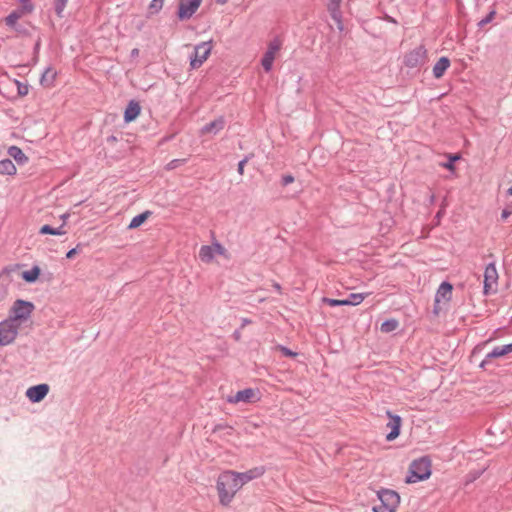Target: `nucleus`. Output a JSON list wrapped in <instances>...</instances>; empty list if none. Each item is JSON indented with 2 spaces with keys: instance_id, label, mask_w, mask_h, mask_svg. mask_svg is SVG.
<instances>
[{
  "instance_id": "a878e982",
  "label": "nucleus",
  "mask_w": 512,
  "mask_h": 512,
  "mask_svg": "<svg viewBox=\"0 0 512 512\" xmlns=\"http://www.w3.org/2000/svg\"><path fill=\"white\" fill-rule=\"evenodd\" d=\"M511 352H512V343L494 348L492 350V352H490L487 355V357L488 358H498V357H502Z\"/></svg>"
},
{
  "instance_id": "f257e3e1",
  "label": "nucleus",
  "mask_w": 512,
  "mask_h": 512,
  "mask_svg": "<svg viewBox=\"0 0 512 512\" xmlns=\"http://www.w3.org/2000/svg\"><path fill=\"white\" fill-rule=\"evenodd\" d=\"M265 473L263 466L254 467L245 472L226 470L219 474L216 480V491L219 504L229 507L238 491L248 482L260 478Z\"/></svg>"
},
{
  "instance_id": "9b49d317",
  "label": "nucleus",
  "mask_w": 512,
  "mask_h": 512,
  "mask_svg": "<svg viewBox=\"0 0 512 512\" xmlns=\"http://www.w3.org/2000/svg\"><path fill=\"white\" fill-rule=\"evenodd\" d=\"M281 49V43L278 40H274L269 43L267 51L265 52L261 64L266 72L272 69L273 62L276 59L278 52Z\"/></svg>"
},
{
  "instance_id": "412c9836",
  "label": "nucleus",
  "mask_w": 512,
  "mask_h": 512,
  "mask_svg": "<svg viewBox=\"0 0 512 512\" xmlns=\"http://www.w3.org/2000/svg\"><path fill=\"white\" fill-rule=\"evenodd\" d=\"M57 77V72L52 68H47L43 73L40 83L44 87L51 88L54 86Z\"/></svg>"
},
{
  "instance_id": "ddd939ff",
  "label": "nucleus",
  "mask_w": 512,
  "mask_h": 512,
  "mask_svg": "<svg viewBox=\"0 0 512 512\" xmlns=\"http://www.w3.org/2000/svg\"><path fill=\"white\" fill-rule=\"evenodd\" d=\"M49 391L50 386L43 383L29 387L26 390L25 395L32 403H38L48 395Z\"/></svg>"
},
{
  "instance_id": "a19ab883",
  "label": "nucleus",
  "mask_w": 512,
  "mask_h": 512,
  "mask_svg": "<svg viewBox=\"0 0 512 512\" xmlns=\"http://www.w3.org/2000/svg\"><path fill=\"white\" fill-rule=\"evenodd\" d=\"M280 350L282 351V353L286 356H295L296 353L290 351L289 349H287L286 347H280Z\"/></svg>"
},
{
  "instance_id": "20e7f679",
  "label": "nucleus",
  "mask_w": 512,
  "mask_h": 512,
  "mask_svg": "<svg viewBox=\"0 0 512 512\" xmlns=\"http://www.w3.org/2000/svg\"><path fill=\"white\" fill-rule=\"evenodd\" d=\"M379 502L376 503L373 512H397L400 505V496L390 489H382L377 492Z\"/></svg>"
},
{
  "instance_id": "7ed1b4c3",
  "label": "nucleus",
  "mask_w": 512,
  "mask_h": 512,
  "mask_svg": "<svg viewBox=\"0 0 512 512\" xmlns=\"http://www.w3.org/2000/svg\"><path fill=\"white\" fill-rule=\"evenodd\" d=\"M431 466V461L427 457L414 460L409 466V474L406 478V483L412 484L427 480L432 473Z\"/></svg>"
},
{
  "instance_id": "b1692460",
  "label": "nucleus",
  "mask_w": 512,
  "mask_h": 512,
  "mask_svg": "<svg viewBox=\"0 0 512 512\" xmlns=\"http://www.w3.org/2000/svg\"><path fill=\"white\" fill-rule=\"evenodd\" d=\"M17 168L10 159L0 161V174L1 175H15Z\"/></svg>"
},
{
  "instance_id": "72a5a7b5",
  "label": "nucleus",
  "mask_w": 512,
  "mask_h": 512,
  "mask_svg": "<svg viewBox=\"0 0 512 512\" xmlns=\"http://www.w3.org/2000/svg\"><path fill=\"white\" fill-rule=\"evenodd\" d=\"M14 83L17 86V93L20 97H24L29 93L28 84H24L18 80H14Z\"/></svg>"
},
{
  "instance_id": "2eb2a0df",
  "label": "nucleus",
  "mask_w": 512,
  "mask_h": 512,
  "mask_svg": "<svg viewBox=\"0 0 512 512\" xmlns=\"http://www.w3.org/2000/svg\"><path fill=\"white\" fill-rule=\"evenodd\" d=\"M12 271L4 269L0 273V302L3 301L9 293V288L12 283Z\"/></svg>"
},
{
  "instance_id": "6e6552de",
  "label": "nucleus",
  "mask_w": 512,
  "mask_h": 512,
  "mask_svg": "<svg viewBox=\"0 0 512 512\" xmlns=\"http://www.w3.org/2000/svg\"><path fill=\"white\" fill-rule=\"evenodd\" d=\"M498 280L499 274L495 264H488L484 271L483 293L485 295L495 294L498 290Z\"/></svg>"
},
{
  "instance_id": "423d86ee",
  "label": "nucleus",
  "mask_w": 512,
  "mask_h": 512,
  "mask_svg": "<svg viewBox=\"0 0 512 512\" xmlns=\"http://www.w3.org/2000/svg\"><path fill=\"white\" fill-rule=\"evenodd\" d=\"M20 326L8 318L0 322V346H8L16 340Z\"/></svg>"
},
{
  "instance_id": "0eeeda50",
  "label": "nucleus",
  "mask_w": 512,
  "mask_h": 512,
  "mask_svg": "<svg viewBox=\"0 0 512 512\" xmlns=\"http://www.w3.org/2000/svg\"><path fill=\"white\" fill-rule=\"evenodd\" d=\"M213 48L212 40L201 42L194 47V54L190 59V67L197 69L209 58Z\"/></svg>"
},
{
  "instance_id": "79ce46f5",
  "label": "nucleus",
  "mask_w": 512,
  "mask_h": 512,
  "mask_svg": "<svg viewBox=\"0 0 512 512\" xmlns=\"http://www.w3.org/2000/svg\"><path fill=\"white\" fill-rule=\"evenodd\" d=\"M77 254V249L73 248L66 253L68 259H72Z\"/></svg>"
},
{
  "instance_id": "4c0bfd02",
  "label": "nucleus",
  "mask_w": 512,
  "mask_h": 512,
  "mask_svg": "<svg viewBox=\"0 0 512 512\" xmlns=\"http://www.w3.org/2000/svg\"><path fill=\"white\" fill-rule=\"evenodd\" d=\"M294 182V177L292 175H284L282 177V185L287 186Z\"/></svg>"
},
{
  "instance_id": "4468645a",
  "label": "nucleus",
  "mask_w": 512,
  "mask_h": 512,
  "mask_svg": "<svg viewBox=\"0 0 512 512\" xmlns=\"http://www.w3.org/2000/svg\"><path fill=\"white\" fill-rule=\"evenodd\" d=\"M386 415L389 417V422L386 426L390 429V432L386 435V440L393 441L400 435L402 419L400 416L394 415L391 411H387Z\"/></svg>"
},
{
  "instance_id": "de8ad7c7",
  "label": "nucleus",
  "mask_w": 512,
  "mask_h": 512,
  "mask_svg": "<svg viewBox=\"0 0 512 512\" xmlns=\"http://www.w3.org/2000/svg\"><path fill=\"white\" fill-rule=\"evenodd\" d=\"M138 53V50L137 49H134L133 50V54H137Z\"/></svg>"
},
{
  "instance_id": "c03bdc74",
  "label": "nucleus",
  "mask_w": 512,
  "mask_h": 512,
  "mask_svg": "<svg viewBox=\"0 0 512 512\" xmlns=\"http://www.w3.org/2000/svg\"><path fill=\"white\" fill-rule=\"evenodd\" d=\"M229 0H216V3L219 5H225Z\"/></svg>"
},
{
  "instance_id": "a211bd4d",
  "label": "nucleus",
  "mask_w": 512,
  "mask_h": 512,
  "mask_svg": "<svg viewBox=\"0 0 512 512\" xmlns=\"http://www.w3.org/2000/svg\"><path fill=\"white\" fill-rule=\"evenodd\" d=\"M141 112V107L137 101H130L124 112V120L126 123L134 121Z\"/></svg>"
},
{
  "instance_id": "473e14b6",
  "label": "nucleus",
  "mask_w": 512,
  "mask_h": 512,
  "mask_svg": "<svg viewBox=\"0 0 512 512\" xmlns=\"http://www.w3.org/2000/svg\"><path fill=\"white\" fill-rule=\"evenodd\" d=\"M68 0H54V7L56 14L61 18L66 7Z\"/></svg>"
},
{
  "instance_id": "1a4fd4ad",
  "label": "nucleus",
  "mask_w": 512,
  "mask_h": 512,
  "mask_svg": "<svg viewBox=\"0 0 512 512\" xmlns=\"http://www.w3.org/2000/svg\"><path fill=\"white\" fill-rule=\"evenodd\" d=\"M260 396L258 390L247 388L241 391H238L234 396H230L227 398V402L231 404H237L240 402L244 403H254L259 401Z\"/></svg>"
},
{
  "instance_id": "2f4dec72",
  "label": "nucleus",
  "mask_w": 512,
  "mask_h": 512,
  "mask_svg": "<svg viewBox=\"0 0 512 512\" xmlns=\"http://www.w3.org/2000/svg\"><path fill=\"white\" fill-rule=\"evenodd\" d=\"M21 4V8L19 9L24 14H29L34 10V5L31 3V0H18Z\"/></svg>"
},
{
  "instance_id": "dca6fc26",
  "label": "nucleus",
  "mask_w": 512,
  "mask_h": 512,
  "mask_svg": "<svg viewBox=\"0 0 512 512\" xmlns=\"http://www.w3.org/2000/svg\"><path fill=\"white\" fill-rule=\"evenodd\" d=\"M452 290H453V287L450 283L443 282L439 286L437 293H436V297H435L436 304L449 302L452 297Z\"/></svg>"
},
{
  "instance_id": "9d476101",
  "label": "nucleus",
  "mask_w": 512,
  "mask_h": 512,
  "mask_svg": "<svg viewBox=\"0 0 512 512\" xmlns=\"http://www.w3.org/2000/svg\"><path fill=\"white\" fill-rule=\"evenodd\" d=\"M426 61V50L423 46H418L404 57V64L410 68L421 66Z\"/></svg>"
},
{
  "instance_id": "a18cd8bd",
  "label": "nucleus",
  "mask_w": 512,
  "mask_h": 512,
  "mask_svg": "<svg viewBox=\"0 0 512 512\" xmlns=\"http://www.w3.org/2000/svg\"><path fill=\"white\" fill-rule=\"evenodd\" d=\"M508 195L512 196V186L507 190Z\"/></svg>"
},
{
  "instance_id": "f704fd0d",
  "label": "nucleus",
  "mask_w": 512,
  "mask_h": 512,
  "mask_svg": "<svg viewBox=\"0 0 512 512\" xmlns=\"http://www.w3.org/2000/svg\"><path fill=\"white\" fill-rule=\"evenodd\" d=\"M449 158H450V161L447 162V163H443L442 167H444L445 169H448L450 171H454L455 170V166H454L453 162L456 161V160H459L460 156L457 155V154L456 155H450Z\"/></svg>"
},
{
  "instance_id": "7c9ffc66",
  "label": "nucleus",
  "mask_w": 512,
  "mask_h": 512,
  "mask_svg": "<svg viewBox=\"0 0 512 512\" xmlns=\"http://www.w3.org/2000/svg\"><path fill=\"white\" fill-rule=\"evenodd\" d=\"M322 301L324 303L328 304L331 307H334V306H348V305H350L348 299L339 300V299H331V298H326L325 297V298L322 299Z\"/></svg>"
},
{
  "instance_id": "f8f14e48",
  "label": "nucleus",
  "mask_w": 512,
  "mask_h": 512,
  "mask_svg": "<svg viewBox=\"0 0 512 512\" xmlns=\"http://www.w3.org/2000/svg\"><path fill=\"white\" fill-rule=\"evenodd\" d=\"M202 0H181L179 3L178 17L181 20L189 19L198 10Z\"/></svg>"
},
{
  "instance_id": "4be33fe9",
  "label": "nucleus",
  "mask_w": 512,
  "mask_h": 512,
  "mask_svg": "<svg viewBox=\"0 0 512 512\" xmlns=\"http://www.w3.org/2000/svg\"><path fill=\"white\" fill-rule=\"evenodd\" d=\"M39 233L42 235L49 234L54 236H63L67 233V230L65 228V224H62L57 228H53L50 225L46 224L40 228Z\"/></svg>"
},
{
  "instance_id": "49530a36",
  "label": "nucleus",
  "mask_w": 512,
  "mask_h": 512,
  "mask_svg": "<svg viewBox=\"0 0 512 512\" xmlns=\"http://www.w3.org/2000/svg\"><path fill=\"white\" fill-rule=\"evenodd\" d=\"M274 287H275V289L280 290V285H279V284H277V283H276V284L274 285Z\"/></svg>"
},
{
  "instance_id": "e433bc0d",
  "label": "nucleus",
  "mask_w": 512,
  "mask_h": 512,
  "mask_svg": "<svg viewBox=\"0 0 512 512\" xmlns=\"http://www.w3.org/2000/svg\"><path fill=\"white\" fill-rule=\"evenodd\" d=\"M495 11H491L483 20L480 21L479 25L483 26L493 20Z\"/></svg>"
},
{
  "instance_id": "39448f33",
  "label": "nucleus",
  "mask_w": 512,
  "mask_h": 512,
  "mask_svg": "<svg viewBox=\"0 0 512 512\" xmlns=\"http://www.w3.org/2000/svg\"><path fill=\"white\" fill-rule=\"evenodd\" d=\"M217 256L226 260L230 259V253L219 242L215 241L211 245H203L199 250V259L205 264H212Z\"/></svg>"
},
{
  "instance_id": "cd10ccee",
  "label": "nucleus",
  "mask_w": 512,
  "mask_h": 512,
  "mask_svg": "<svg viewBox=\"0 0 512 512\" xmlns=\"http://www.w3.org/2000/svg\"><path fill=\"white\" fill-rule=\"evenodd\" d=\"M24 15L20 10L13 11L5 18V23L10 26L14 27L17 23V21Z\"/></svg>"
},
{
  "instance_id": "6ab92c4d",
  "label": "nucleus",
  "mask_w": 512,
  "mask_h": 512,
  "mask_svg": "<svg viewBox=\"0 0 512 512\" xmlns=\"http://www.w3.org/2000/svg\"><path fill=\"white\" fill-rule=\"evenodd\" d=\"M450 66V60L447 57H441L433 67V75L435 78H441Z\"/></svg>"
},
{
  "instance_id": "37998d69",
  "label": "nucleus",
  "mask_w": 512,
  "mask_h": 512,
  "mask_svg": "<svg viewBox=\"0 0 512 512\" xmlns=\"http://www.w3.org/2000/svg\"><path fill=\"white\" fill-rule=\"evenodd\" d=\"M68 217H69V214H68V213L62 214V215L60 216L61 220L63 221V223H62V224H65V225H66V221H67Z\"/></svg>"
},
{
  "instance_id": "ea45409f",
  "label": "nucleus",
  "mask_w": 512,
  "mask_h": 512,
  "mask_svg": "<svg viewBox=\"0 0 512 512\" xmlns=\"http://www.w3.org/2000/svg\"><path fill=\"white\" fill-rule=\"evenodd\" d=\"M246 163H247V160H246V159H244V160H242V161H240V162H239V164H238V173H239L240 175H243V174H244V167H245V164H246Z\"/></svg>"
},
{
  "instance_id": "c756f323",
  "label": "nucleus",
  "mask_w": 512,
  "mask_h": 512,
  "mask_svg": "<svg viewBox=\"0 0 512 512\" xmlns=\"http://www.w3.org/2000/svg\"><path fill=\"white\" fill-rule=\"evenodd\" d=\"M398 327V321L395 319H390L381 324V331L384 333H389L394 331Z\"/></svg>"
},
{
  "instance_id": "aec40b11",
  "label": "nucleus",
  "mask_w": 512,
  "mask_h": 512,
  "mask_svg": "<svg viewBox=\"0 0 512 512\" xmlns=\"http://www.w3.org/2000/svg\"><path fill=\"white\" fill-rule=\"evenodd\" d=\"M224 125H225V122H224L223 118H218V119L206 124L201 129V133L202 134H209V133L216 134L224 128Z\"/></svg>"
},
{
  "instance_id": "58836bf2",
  "label": "nucleus",
  "mask_w": 512,
  "mask_h": 512,
  "mask_svg": "<svg viewBox=\"0 0 512 512\" xmlns=\"http://www.w3.org/2000/svg\"><path fill=\"white\" fill-rule=\"evenodd\" d=\"M511 214H512V210L509 209V208H505V209L502 210L501 218L503 220H506Z\"/></svg>"
},
{
  "instance_id": "393cba45",
  "label": "nucleus",
  "mask_w": 512,
  "mask_h": 512,
  "mask_svg": "<svg viewBox=\"0 0 512 512\" xmlns=\"http://www.w3.org/2000/svg\"><path fill=\"white\" fill-rule=\"evenodd\" d=\"M150 215H151L150 211H145V212L133 217L128 225V229L132 230V229H136V228L140 227L143 223H145V221L149 218Z\"/></svg>"
},
{
  "instance_id": "bb28decb",
  "label": "nucleus",
  "mask_w": 512,
  "mask_h": 512,
  "mask_svg": "<svg viewBox=\"0 0 512 512\" xmlns=\"http://www.w3.org/2000/svg\"><path fill=\"white\" fill-rule=\"evenodd\" d=\"M41 270L38 266H34L32 269L24 271L22 278L28 283L35 282L40 276Z\"/></svg>"
},
{
  "instance_id": "f3484780",
  "label": "nucleus",
  "mask_w": 512,
  "mask_h": 512,
  "mask_svg": "<svg viewBox=\"0 0 512 512\" xmlns=\"http://www.w3.org/2000/svg\"><path fill=\"white\" fill-rule=\"evenodd\" d=\"M340 4L341 0H330L328 3V11L332 19L337 23L338 29L342 31L343 23L341 20Z\"/></svg>"
},
{
  "instance_id": "5701e85b",
  "label": "nucleus",
  "mask_w": 512,
  "mask_h": 512,
  "mask_svg": "<svg viewBox=\"0 0 512 512\" xmlns=\"http://www.w3.org/2000/svg\"><path fill=\"white\" fill-rule=\"evenodd\" d=\"M8 155L13 158L19 164H25L28 161V157L24 152L17 146H11L8 149Z\"/></svg>"
},
{
  "instance_id": "f03ea898",
  "label": "nucleus",
  "mask_w": 512,
  "mask_h": 512,
  "mask_svg": "<svg viewBox=\"0 0 512 512\" xmlns=\"http://www.w3.org/2000/svg\"><path fill=\"white\" fill-rule=\"evenodd\" d=\"M34 310L35 305L32 302L17 299L13 302L9 310L8 319L22 327L23 324L30 321Z\"/></svg>"
},
{
  "instance_id": "c85d7f7f",
  "label": "nucleus",
  "mask_w": 512,
  "mask_h": 512,
  "mask_svg": "<svg viewBox=\"0 0 512 512\" xmlns=\"http://www.w3.org/2000/svg\"><path fill=\"white\" fill-rule=\"evenodd\" d=\"M369 295L370 293H352L348 298L349 304L354 306L359 305Z\"/></svg>"
},
{
  "instance_id": "c9c22d12",
  "label": "nucleus",
  "mask_w": 512,
  "mask_h": 512,
  "mask_svg": "<svg viewBox=\"0 0 512 512\" xmlns=\"http://www.w3.org/2000/svg\"><path fill=\"white\" fill-rule=\"evenodd\" d=\"M162 5H163V0H152L149 8L153 12H158L162 8Z\"/></svg>"
}]
</instances>
